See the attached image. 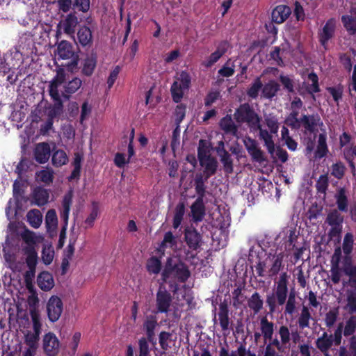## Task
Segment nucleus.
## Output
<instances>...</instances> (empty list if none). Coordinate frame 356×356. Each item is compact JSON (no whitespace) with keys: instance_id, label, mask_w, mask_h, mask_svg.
I'll return each instance as SVG.
<instances>
[{"instance_id":"dca6fc26","label":"nucleus","mask_w":356,"mask_h":356,"mask_svg":"<svg viewBox=\"0 0 356 356\" xmlns=\"http://www.w3.org/2000/svg\"><path fill=\"white\" fill-rule=\"evenodd\" d=\"M198 161L200 166L204 168L203 172L206 175L207 178H210L217 172L218 163L216 157L208 156L199 159Z\"/></svg>"},{"instance_id":"f03ea898","label":"nucleus","mask_w":356,"mask_h":356,"mask_svg":"<svg viewBox=\"0 0 356 356\" xmlns=\"http://www.w3.org/2000/svg\"><path fill=\"white\" fill-rule=\"evenodd\" d=\"M289 275L286 272H282L277 280L275 282V288L272 293L266 296V302L270 314L275 313L286 303L289 297Z\"/></svg>"},{"instance_id":"69168bd1","label":"nucleus","mask_w":356,"mask_h":356,"mask_svg":"<svg viewBox=\"0 0 356 356\" xmlns=\"http://www.w3.org/2000/svg\"><path fill=\"white\" fill-rule=\"evenodd\" d=\"M277 333L280 336V340L286 346H287L291 341V332L289 328L286 325H282L279 327Z\"/></svg>"},{"instance_id":"a211bd4d","label":"nucleus","mask_w":356,"mask_h":356,"mask_svg":"<svg viewBox=\"0 0 356 356\" xmlns=\"http://www.w3.org/2000/svg\"><path fill=\"white\" fill-rule=\"evenodd\" d=\"M291 13V9L286 5H278L272 11V21L276 24L285 22Z\"/></svg>"},{"instance_id":"7ed1b4c3","label":"nucleus","mask_w":356,"mask_h":356,"mask_svg":"<svg viewBox=\"0 0 356 356\" xmlns=\"http://www.w3.org/2000/svg\"><path fill=\"white\" fill-rule=\"evenodd\" d=\"M234 118L238 124H246L252 129L259 127L261 117L249 103L245 102L239 105L234 113Z\"/></svg>"},{"instance_id":"13d9d810","label":"nucleus","mask_w":356,"mask_h":356,"mask_svg":"<svg viewBox=\"0 0 356 356\" xmlns=\"http://www.w3.org/2000/svg\"><path fill=\"white\" fill-rule=\"evenodd\" d=\"M343 330L345 337L351 336L355 333L356 331V316L352 315L349 317L343 325Z\"/></svg>"},{"instance_id":"49530a36","label":"nucleus","mask_w":356,"mask_h":356,"mask_svg":"<svg viewBox=\"0 0 356 356\" xmlns=\"http://www.w3.org/2000/svg\"><path fill=\"white\" fill-rule=\"evenodd\" d=\"M185 213V205L183 202H179L175 207V214L172 221V227L175 229H177L183 219Z\"/></svg>"},{"instance_id":"3c124183","label":"nucleus","mask_w":356,"mask_h":356,"mask_svg":"<svg viewBox=\"0 0 356 356\" xmlns=\"http://www.w3.org/2000/svg\"><path fill=\"white\" fill-rule=\"evenodd\" d=\"M147 270L149 273L158 274L161 270V261L156 257H150L147 261Z\"/></svg>"},{"instance_id":"9d476101","label":"nucleus","mask_w":356,"mask_h":356,"mask_svg":"<svg viewBox=\"0 0 356 356\" xmlns=\"http://www.w3.org/2000/svg\"><path fill=\"white\" fill-rule=\"evenodd\" d=\"M336 19L333 17L327 20L321 31L318 33V41L325 49H327V44L335 34Z\"/></svg>"},{"instance_id":"4c0bfd02","label":"nucleus","mask_w":356,"mask_h":356,"mask_svg":"<svg viewBox=\"0 0 356 356\" xmlns=\"http://www.w3.org/2000/svg\"><path fill=\"white\" fill-rule=\"evenodd\" d=\"M264 301L260 294L255 291L248 300L249 308L253 311L254 314H257L263 308Z\"/></svg>"},{"instance_id":"c03bdc74","label":"nucleus","mask_w":356,"mask_h":356,"mask_svg":"<svg viewBox=\"0 0 356 356\" xmlns=\"http://www.w3.org/2000/svg\"><path fill=\"white\" fill-rule=\"evenodd\" d=\"M312 318V314L307 306H302L300 316L298 319V324L300 329L303 330L309 327V321Z\"/></svg>"},{"instance_id":"72a5a7b5","label":"nucleus","mask_w":356,"mask_h":356,"mask_svg":"<svg viewBox=\"0 0 356 356\" xmlns=\"http://www.w3.org/2000/svg\"><path fill=\"white\" fill-rule=\"evenodd\" d=\"M69 159L66 152L63 149H54L51 163L55 168H60L67 163Z\"/></svg>"},{"instance_id":"6ab92c4d","label":"nucleus","mask_w":356,"mask_h":356,"mask_svg":"<svg viewBox=\"0 0 356 356\" xmlns=\"http://www.w3.org/2000/svg\"><path fill=\"white\" fill-rule=\"evenodd\" d=\"M219 126L225 134H230L233 136H238V127L234 123L231 115L227 114L222 118L219 122Z\"/></svg>"},{"instance_id":"09e8293b","label":"nucleus","mask_w":356,"mask_h":356,"mask_svg":"<svg viewBox=\"0 0 356 356\" xmlns=\"http://www.w3.org/2000/svg\"><path fill=\"white\" fill-rule=\"evenodd\" d=\"M59 86L60 85L50 82L49 86V92L51 98L55 103V106L58 108H61L63 107V101L58 92Z\"/></svg>"},{"instance_id":"423d86ee","label":"nucleus","mask_w":356,"mask_h":356,"mask_svg":"<svg viewBox=\"0 0 356 356\" xmlns=\"http://www.w3.org/2000/svg\"><path fill=\"white\" fill-rule=\"evenodd\" d=\"M343 220V216L337 209H333L328 213L325 222L331 226L328 232V237L330 239L340 237L342 232Z\"/></svg>"},{"instance_id":"4be33fe9","label":"nucleus","mask_w":356,"mask_h":356,"mask_svg":"<svg viewBox=\"0 0 356 356\" xmlns=\"http://www.w3.org/2000/svg\"><path fill=\"white\" fill-rule=\"evenodd\" d=\"M51 155V148L47 143H38L34 151V157L39 163H45Z\"/></svg>"},{"instance_id":"2eb2a0df","label":"nucleus","mask_w":356,"mask_h":356,"mask_svg":"<svg viewBox=\"0 0 356 356\" xmlns=\"http://www.w3.org/2000/svg\"><path fill=\"white\" fill-rule=\"evenodd\" d=\"M244 145L253 161L259 163L266 161L264 152L258 147L257 143L254 139L246 137L244 140Z\"/></svg>"},{"instance_id":"20e7f679","label":"nucleus","mask_w":356,"mask_h":356,"mask_svg":"<svg viewBox=\"0 0 356 356\" xmlns=\"http://www.w3.org/2000/svg\"><path fill=\"white\" fill-rule=\"evenodd\" d=\"M157 325L158 323L155 316H149L147 317L143 324V328L147 337H142L138 340V356H149V348L148 342H149L153 346L156 344V338L155 337L154 330Z\"/></svg>"},{"instance_id":"4468645a","label":"nucleus","mask_w":356,"mask_h":356,"mask_svg":"<svg viewBox=\"0 0 356 356\" xmlns=\"http://www.w3.org/2000/svg\"><path fill=\"white\" fill-rule=\"evenodd\" d=\"M184 240L189 249L197 250L202 245V237L195 227L191 226L184 229Z\"/></svg>"},{"instance_id":"37998d69","label":"nucleus","mask_w":356,"mask_h":356,"mask_svg":"<svg viewBox=\"0 0 356 356\" xmlns=\"http://www.w3.org/2000/svg\"><path fill=\"white\" fill-rule=\"evenodd\" d=\"M284 308V314L285 315H293L296 311V293L294 289H291L289 291V297L286 299Z\"/></svg>"},{"instance_id":"f3484780","label":"nucleus","mask_w":356,"mask_h":356,"mask_svg":"<svg viewBox=\"0 0 356 356\" xmlns=\"http://www.w3.org/2000/svg\"><path fill=\"white\" fill-rule=\"evenodd\" d=\"M320 122L321 118L318 114H302L300 118V124L305 128V131L311 134L317 131V126L319 125Z\"/></svg>"},{"instance_id":"052dcab7","label":"nucleus","mask_w":356,"mask_h":356,"mask_svg":"<svg viewBox=\"0 0 356 356\" xmlns=\"http://www.w3.org/2000/svg\"><path fill=\"white\" fill-rule=\"evenodd\" d=\"M279 80L282 83L283 88L289 93H293L294 90V81L288 75L280 74Z\"/></svg>"},{"instance_id":"1a4fd4ad","label":"nucleus","mask_w":356,"mask_h":356,"mask_svg":"<svg viewBox=\"0 0 356 356\" xmlns=\"http://www.w3.org/2000/svg\"><path fill=\"white\" fill-rule=\"evenodd\" d=\"M229 314V309L228 304L226 300H224L219 304L218 312L217 314L215 313L213 318V322L216 323V316H218V320L222 331L224 333L227 332V334L229 333V325L232 322Z\"/></svg>"},{"instance_id":"473e14b6","label":"nucleus","mask_w":356,"mask_h":356,"mask_svg":"<svg viewBox=\"0 0 356 356\" xmlns=\"http://www.w3.org/2000/svg\"><path fill=\"white\" fill-rule=\"evenodd\" d=\"M337 210L342 212H347L348 200L344 188H339L335 195Z\"/></svg>"},{"instance_id":"774afa93","label":"nucleus","mask_w":356,"mask_h":356,"mask_svg":"<svg viewBox=\"0 0 356 356\" xmlns=\"http://www.w3.org/2000/svg\"><path fill=\"white\" fill-rule=\"evenodd\" d=\"M344 273L349 277L348 284L350 286L356 289V265L354 268H346Z\"/></svg>"},{"instance_id":"f8f14e48","label":"nucleus","mask_w":356,"mask_h":356,"mask_svg":"<svg viewBox=\"0 0 356 356\" xmlns=\"http://www.w3.org/2000/svg\"><path fill=\"white\" fill-rule=\"evenodd\" d=\"M60 342L56 334L51 332L46 333L42 339V348L47 356H56L59 350Z\"/></svg>"},{"instance_id":"ea45409f","label":"nucleus","mask_w":356,"mask_h":356,"mask_svg":"<svg viewBox=\"0 0 356 356\" xmlns=\"http://www.w3.org/2000/svg\"><path fill=\"white\" fill-rule=\"evenodd\" d=\"M284 257V255L283 252H280L273 257V264L268 270L269 276L270 277L276 276L281 270L283 267Z\"/></svg>"},{"instance_id":"6e6d98bb","label":"nucleus","mask_w":356,"mask_h":356,"mask_svg":"<svg viewBox=\"0 0 356 356\" xmlns=\"http://www.w3.org/2000/svg\"><path fill=\"white\" fill-rule=\"evenodd\" d=\"M208 156H212L210 153V144L207 140L200 139L197 147V159L205 158Z\"/></svg>"},{"instance_id":"5701e85b","label":"nucleus","mask_w":356,"mask_h":356,"mask_svg":"<svg viewBox=\"0 0 356 356\" xmlns=\"http://www.w3.org/2000/svg\"><path fill=\"white\" fill-rule=\"evenodd\" d=\"M77 42L83 47H90L92 44V35L90 29L86 26H81L76 33Z\"/></svg>"},{"instance_id":"c9c22d12","label":"nucleus","mask_w":356,"mask_h":356,"mask_svg":"<svg viewBox=\"0 0 356 356\" xmlns=\"http://www.w3.org/2000/svg\"><path fill=\"white\" fill-rule=\"evenodd\" d=\"M328 152L326 135L325 134H320L318 135L317 147L314 153L315 158L322 159L327 154Z\"/></svg>"},{"instance_id":"f704fd0d","label":"nucleus","mask_w":356,"mask_h":356,"mask_svg":"<svg viewBox=\"0 0 356 356\" xmlns=\"http://www.w3.org/2000/svg\"><path fill=\"white\" fill-rule=\"evenodd\" d=\"M97 66V58L95 56L91 55L87 56L83 61L81 68V74L86 76H90Z\"/></svg>"},{"instance_id":"c756f323","label":"nucleus","mask_w":356,"mask_h":356,"mask_svg":"<svg viewBox=\"0 0 356 356\" xmlns=\"http://www.w3.org/2000/svg\"><path fill=\"white\" fill-rule=\"evenodd\" d=\"M78 23V17L74 13L68 14L63 22L64 33L69 35H73Z\"/></svg>"},{"instance_id":"aec40b11","label":"nucleus","mask_w":356,"mask_h":356,"mask_svg":"<svg viewBox=\"0 0 356 356\" xmlns=\"http://www.w3.org/2000/svg\"><path fill=\"white\" fill-rule=\"evenodd\" d=\"M191 211L195 222L202 221L206 214L204 199L197 198L191 206Z\"/></svg>"},{"instance_id":"0e129e2a","label":"nucleus","mask_w":356,"mask_h":356,"mask_svg":"<svg viewBox=\"0 0 356 356\" xmlns=\"http://www.w3.org/2000/svg\"><path fill=\"white\" fill-rule=\"evenodd\" d=\"M346 170V166L344 164L339 161L332 165L331 175L338 179H341L343 177Z\"/></svg>"},{"instance_id":"7c9ffc66","label":"nucleus","mask_w":356,"mask_h":356,"mask_svg":"<svg viewBox=\"0 0 356 356\" xmlns=\"http://www.w3.org/2000/svg\"><path fill=\"white\" fill-rule=\"evenodd\" d=\"M280 90V86L275 80H270L262 86V96L266 99H272Z\"/></svg>"},{"instance_id":"e2e57ef3","label":"nucleus","mask_w":356,"mask_h":356,"mask_svg":"<svg viewBox=\"0 0 356 356\" xmlns=\"http://www.w3.org/2000/svg\"><path fill=\"white\" fill-rule=\"evenodd\" d=\"M265 122L271 134H277L279 130V122L277 118L275 116L269 115L265 118Z\"/></svg>"},{"instance_id":"58836bf2","label":"nucleus","mask_w":356,"mask_h":356,"mask_svg":"<svg viewBox=\"0 0 356 356\" xmlns=\"http://www.w3.org/2000/svg\"><path fill=\"white\" fill-rule=\"evenodd\" d=\"M40 334L27 331L24 335V343L28 346L26 350L36 352L38 347Z\"/></svg>"},{"instance_id":"2f4dec72","label":"nucleus","mask_w":356,"mask_h":356,"mask_svg":"<svg viewBox=\"0 0 356 356\" xmlns=\"http://www.w3.org/2000/svg\"><path fill=\"white\" fill-rule=\"evenodd\" d=\"M26 255V264L28 268H36L38 264V254L33 245H27L23 248Z\"/></svg>"},{"instance_id":"cd10ccee","label":"nucleus","mask_w":356,"mask_h":356,"mask_svg":"<svg viewBox=\"0 0 356 356\" xmlns=\"http://www.w3.org/2000/svg\"><path fill=\"white\" fill-rule=\"evenodd\" d=\"M260 332L263 334L264 343H266L268 339H271L274 334L275 324L268 321L266 316H263L260 320Z\"/></svg>"},{"instance_id":"de8ad7c7","label":"nucleus","mask_w":356,"mask_h":356,"mask_svg":"<svg viewBox=\"0 0 356 356\" xmlns=\"http://www.w3.org/2000/svg\"><path fill=\"white\" fill-rule=\"evenodd\" d=\"M177 246V239L172 232L168 231L165 233L163 241L160 244V248L165 249L170 248L172 250L175 249Z\"/></svg>"},{"instance_id":"a19ab883","label":"nucleus","mask_w":356,"mask_h":356,"mask_svg":"<svg viewBox=\"0 0 356 356\" xmlns=\"http://www.w3.org/2000/svg\"><path fill=\"white\" fill-rule=\"evenodd\" d=\"M308 79L312 81V84H309L306 87V90L307 93L311 95L312 98L315 99L314 94L321 91L318 83V76L315 72H312L308 74Z\"/></svg>"},{"instance_id":"864d4df0","label":"nucleus","mask_w":356,"mask_h":356,"mask_svg":"<svg viewBox=\"0 0 356 356\" xmlns=\"http://www.w3.org/2000/svg\"><path fill=\"white\" fill-rule=\"evenodd\" d=\"M30 315L33 323V332L41 334L42 323L38 310L36 308L30 309Z\"/></svg>"},{"instance_id":"a18cd8bd","label":"nucleus","mask_w":356,"mask_h":356,"mask_svg":"<svg viewBox=\"0 0 356 356\" xmlns=\"http://www.w3.org/2000/svg\"><path fill=\"white\" fill-rule=\"evenodd\" d=\"M341 22L350 34L354 35L356 33V17L349 15H342Z\"/></svg>"},{"instance_id":"5fc2aeb1","label":"nucleus","mask_w":356,"mask_h":356,"mask_svg":"<svg viewBox=\"0 0 356 356\" xmlns=\"http://www.w3.org/2000/svg\"><path fill=\"white\" fill-rule=\"evenodd\" d=\"M262 86L260 77H257L247 90L248 96L252 99H256L259 95V90L262 89Z\"/></svg>"},{"instance_id":"b1692460","label":"nucleus","mask_w":356,"mask_h":356,"mask_svg":"<svg viewBox=\"0 0 356 356\" xmlns=\"http://www.w3.org/2000/svg\"><path fill=\"white\" fill-rule=\"evenodd\" d=\"M37 284L44 291H50L54 286V280L52 275L47 271L40 273L37 277Z\"/></svg>"},{"instance_id":"680f3d73","label":"nucleus","mask_w":356,"mask_h":356,"mask_svg":"<svg viewBox=\"0 0 356 356\" xmlns=\"http://www.w3.org/2000/svg\"><path fill=\"white\" fill-rule=\"evenodd\" d=\"M326 90L332 95L334 101L338 104L339 101L342 99L343 86L341 84H339L334 87H327Z\"/></svg>"},{"instance_id":"e433bc0d","label":"nucleus","mask_w":356,"mask_h":356,"mask_svg":"<svg viewBox=\"0 0 356 356\" xmlns=\"http://www.w3.org/2000/svg\"><path fill=\"white\" fill-rule=\"evenodd\" d=\"M33 203L38 207L46 204L49 199V193L44 188L38 187L34 189L33 193Z\"/></svg>"},{"instance_id":"c85d7f7f","label":"nucleus","mask_w":356,"mask_h":356,"mask_svg":"<svg viewBox=\"0 0 356 356\" xmlns=\"http://www.w3.org/2000/svg\"><path fill=\"white\" fill-rule=\"evenodd\" d=\"M57 51L58 55L61 59H70L74 55L72 44L67 40H62L58 43Z\"/></svg>"},{"instance_id":"a878e982","label":"nucleus","mask_w":356,"mask_h":356,"mask_svg":"<svg viewBox=\"0 0 356 356\" xmlns=\"http://www.w3.org/2000/svg\"><path fill=\"white\" fill-rule=\"evenodd\" d=\"M259 128L252 129V131H259V138L264 141L265 145L270 154H273L275 152V143L273 140V136L270 132L261 127V122H259Z\"/></svg>"},{"instance_id":"0eeeda50","label":"nucleus","mask_w":356,"mask_h":356,"mask_svg":"<svg viewBox=\"0 0 356 356\" xmlns=\"http://www.w3.org/2000/svg\"><path fill=\"white\" fill-rule=\"evenodd\" d=\"M172 302V296L164 283H160L156 293V307L159 313H168Z\"/></svg>"},{"instance_id":"6e6552de","label":"nucleus","mask_w":356,"mask_h":356,"mask_svg":"<svg viewBox=\"0 0 356 356\" xmlns=\"http://www.w3.org/2000/svg\"><path fill=\"white\" fill-rule=\"evenodd\" d=\"M63 311L62 300L57 296H51L47 303V313L49 321L56 322L60 318Z\"/></svg>"},{"instance_id":"9b49d317","label":"nucleus","mask_w":356,"mask_h":356,"mask_svg":"<svg viewBox=\"0 0 356 356\" xmlns=\"http://www.w3.org/2000/svg\"><path fill=\"white\" fill-rule=\"evenodd\" d=\"M229 47V43L227 40L220 41L215 51L211 53L209 56L201 63L202 66L206 68L211 67L215 63H216L220 58L225 55Z\"/></svg>"},{"instance_id":"ddd939ff","label":"nucleus","mask_w":356,"mask_h":356,"mask_svg":"<svg viewBox=\"0 0 356 356\" xmlns=\"http://www.w3.org/2000/svg\"><path fill=\"white\" fill-rule=\"evenodd\" d=\"M216 152L220 157V161L223 166V170L226 174H232L234 172V161L231 154L225 148V144L220 141L216 147Z\"/></svg>"},{"instance_id":"bf43d9fd","label":"nucleus","mask_w":356,"mask_h":356,"mask_svg":"<svg viewBox=\"0 0 356 356\" xmlns=\"http://www.w3.org/2000/svg\"><path fill=\"white\" fill-rule=\"evenodd\" d=\"M45 223L48 229H54L58 225V218L54 209H49L46 214Z\"/></svg>"},{"instance_id":"8fccbe9b","label":"nucleus","mask_w":356,"mask_h":356,"mask_svg":"<svg viewBox=\"0 0 356 356\" xmlns=\"http://www.w3.org/2000/svg\"><path fill=\"white\" fill-rule=\"evenodd\" d=\"M329 186L328 174L321 175L316 182V189L318 193L326 195Z\"/></svg>"},{"instance_id":"39448f33","label":"nucleus","mask_w":356,"mask_h":356,"mask_svg":"<svg viewBox=\"0 0 356 356\" xmlns=\"http://www.w3.org/2000/svg\"><path fill=\"white\" fill-rule=\"evenodd\" d=\"M191 77L186 71H181L177 81H175L170 88L172 100L175 103L181 102L184 96V90L190 88Z\"/></svg>"},{"instance_id":"f257e3e1","label":"nucleus","mask_w":356,"mask_h":356,"mask_svg":"<svg viewBox=\"0 0 356 356\" xmlns=\"http://www.w3.org/2000/svg\"><path fill=\"white\" fill-rule=\"evenodd\" d=\"M191 276L187 265L179 259L168 257L161 272L163 283H168L170 291L175 295L179 290V283H185Z\"/></svg>"},{"instance_id":"4d7b16f0","label":"nucleus","mask_w":356,"mask_h":356,"mask_svg":"<svg viewBox=\"0 0 356 356\" xmlns=\"http://www.w3.org/2000/svg\"><path fill=\"white\" fill-rule=\"evenodd\" d=\"M354 244V236L350 232H348L345 234L343 241L342 244V248L343 253L346 255H349L353 251Z\"/></svg>"},{"instance_id":"412c9836","label":"nucleus","mask_w":356,"mask_h":356,"mask_svg":"<svg viewBox=\"0 0 356 356\" xmlns=\"http://www.w3.org/2000/svg\"><path fill=\"white\" fill-rule=\"evenodd\" d=\"M316 348L324 355H330L329 350L333 345V335L324 332L322 335L316 340Z\"/></svg>"},{"instance_id":"bb28decb","label":"nucleus","mask_w":356,"mask_h":356,"mask_svg":"<svg viewBox=\"0 0 356 356\" xmlns=\"http://www.w3.org/2000/svg\"><path fill=\"white\" fill-rule=\"evenodd\" d=\"M82 86V81L78 77H74L72 80L65 83L64 85V91L62 92V97L65 100H69L71 95L75 93Z\"/></svg>"},{"instance_id":"393cba45","label":"nucleus","mask_w":356,"mask_h":356,"mask_svg":"<svg viewBox=\"0 0 356 356\" xmlns=\"http://www.w3.org/2000/svg\"><path fill=\"white\" fill-rule=\"evenodd\" d=\"M73 192L70 190L66 193L62 201V211H60V218L65 225H68L69 214L72 204Z\"/></svg>"},{"instance_id":"79ce46f5","label":"nucleus","mask_w":356,"mask_h":356,"mask_svg":"<svg viewBox=\"0 0 356 356\" xmlns=\"http://www.w3.org/2000/svg\"><path fill=\"white\" fill-rule=\"evenodd\" d=\"M27 220L30 225L34 228H38L42 220L41 212L38 209H31L27 213Z\"/></svg>"},{"instance_id":"338daca9","label":"nucleus","mask_w":356,"mask_h":356,"mask_svg":"<svg viewBox=\"0 0 356 356\" xmlns=\"http://www.w3.org/2000/svg\"><path fill=\"white\" fill-rule=\"evenodd\" d=\"M186 107L184 104H178L175 111V124L176 125H180L181 122L183 121L186 116Z\"/></svg>"},{"instance_id":"603ef678","label":"nucleus","mask_w":356,"mask_h":356,"mask_svg":"<svg viewBox=\"0 0 356 356\" xmlns=\"http://www.w3.org/2000/svg\"><path fill=\"white\" fill-rule=\"evenodd\" d=\"M339 314V307L330 309L325 316V324L327 327H332L336 323Z\"/></svg>"}]
</instances>
